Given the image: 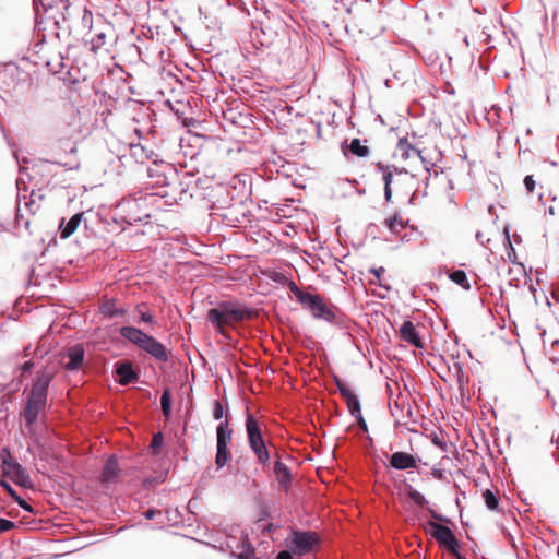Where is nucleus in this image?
Segmentation results:
<instances>
[{
  "label": "nucleus",
  "instance_id": "53",
  "mask_svg": "<svg viewBox=\"0 0 559 559\" xmlns=\"http://www.w3.org/2000/svg\"><path fill=\"white\" fill-rule=\"evenodd\" d=\"M476 239L479 243H481L483 246H485V239H484V234L481 231H477L476 233Z\"/></svg>",
  "mask_w": 559,
  "mask_h": 559
},
{
  "label": "nucleus",
  "instance_id": "33",
  "mask_svg": "<svg viewBox=\"0 0 559 559\" xmlns=\"http://www.w3.org/2000/svg\"><path fill=\"white\" fill-rule=\"evenodd\" d=\"M105 39H106L105 33L100 32V33L96 34L91 39L92 50L97 51L98 49H100L105 44Z\"/></svg>",
  "mask_w": 559,
  "mask_h": 559
},
{
  "label": "nucleus",
  "instance_id": "12",
  "mask_svg": "<svg viewBox=\"0 0 559 559\" xmlns=\"http://www.w3.org/2000/svg\"><path fill=\"white\" fill-rule=\"evenodd\" d=\"M429 534L433 537L440 547L447 549L451 555L460 549V542L447 525H442L435 521H428Z\"/></svg>",
  "mask_w": 559,
  "mask_h": 559
},
{
  "label": "nucleus",
  "instance_id": "13",
  "mask_svg": "<svg viewBox=\"0 0 559 559\" xmlns=\"http://www.w3.org/2000/svg\"><path fill=\"white\" fill-rule=\"evenodd\" d=\"M114 371L117 376V381L120 385L126 386L130 383L136 382L140 378V372L136 370L130 360H120L114 365Z\"/></svg>",
  "mask_w": 559,
  "mask_h": 559
},
{
  "label": "nucleus",
  "instance_id": "24",
  "mask_svg": "<svg viewBox=\"0 0 559 559\" xmlns=\"http://www.w3.org/2000/svg\"><path fill=\"white\" fill-rule=\"evenodd\" d=\"M449 278L456 285L461 286L463 289H465V290L471 289V284H469V281L467 278L465 271L454 270L449 273Z\"/></svg>",
  "mask_w": 559,
  "mask_h": 559
},
{
  "label": "nucleus",
  "instance_id": "40",
  "mask_svg": "<svg viewBox=\"0 0 559 559\" xmlns=\"http://www.w3.org/2000/svg\"><path fill=\"white\" fill-rule=\"evenodd\" d=\"M14 502L20 507L22 508L23 510L29 512V513H33L34 512V509L33 507L27 503L20 495L16 496V498L14 499Z\"/></svg>",
  "mask_w": 559,
  "mask_h": 559
},
{
  "label": "nucleus",
  "instance_id": "63",
  "mask_svg": "<svg viewBox=\"0 0 559 559\" xmlns=\"http://www.w3.org/2000/svg\"><path fill=\"white\" fill-rule=\"evenodd\" d=\"M415 194H416V192H414V193L412 194V197H411V199H409V203H413V202H414Z\"/></svg>",
  "mask_w": 559,
  "mask_h": 559
},
{
  "label": "nucleus",
  "instance_id": "59",
  "mask_svg": "<svg viewBox=\"0 0 559 559\" xmlns=\"http://www.w3.org/2000/svg\"><path fill=\"white\" fill-rule=\"evenodd\" d=\"M402 241H403V242L409 241V238H408V235H407V234H405V235L402 237Z\"/></svg>",
  "mask_w": 559,
  "mask_h": 559
},
{
  "label": "nucleus",
  "instance_id": "43",
  "mask_svg": "<svg viewBox=\"0 0 559 559\" xmlns=\"http://www.w3.org/2000/svg\"><path fill=\"white\" fill-rule=\"evenodd\" d=\"M156 515H162V511L159 510H156L154 508H148L147 510H145L143 512V516L146 519V520H153Z\"/></svg>",
  "mask_w": 559,
  "mask_h": 559
},
{
  "label": "nucleus",
  "instance_id": "52",
  "mask_svg": "<svg viewBox=\"0 0 559 559\" xmlns=\"http://www.w3.org/2000/svg\"><path fill=\"white\" fill-rule=\"evenodd\" d=\"M391 169H393L396 174H408L406 168H399L396 166H391Z\"/></svg>",
  "mask_w": 559,
  "mask_h": 559
},
{
  "label": "nucleus",
  "instance_id": "19",
  "mask_svg": "<svg viewBox=\"0 0 559 559\" xmlns=\"http://www.w3.org/2000/svg\"><path fill=\"white\" fill-rule=\"evenodd\" d=\"M342 397L345 400L350 415L354 416L356 420L364 426L365 429H367V424L361 414V406L358 396L350 390Z\"/></svg>",
  "mask_w": 559,
  "mask_h": 559
},
{
  "label": "nucleus",
  "instance_id": "56",
  "mask_svg": "<svg viewBox=\"0 0 559 559\" xmlns=\"http://www.w3.org/2000/svg\"><path fill=\"white\" fill-rule=\"evenodd\" d=\"M219 548H221V550H223V551H227V550H229V549L227 548V539H226L224 543H222V544H221Z\"/></svg>",
  "mask_w": 559,
  "mask_h": 559
},
{
  "label": "nucleus",
  "instance_id": "23",
  "mask_svg": "<svg viewBox=\"0 0 559 559\" xmlns=\"http://www.w3.org/2000/svg\"><path fill=\"white\" fill-rule=\"evenodd\" d=\"M384 223L393 235H397L408 225V219L404 221L401 215L394 214L392 217L386 218Z\"/></svg>",
  "mask_w": 559,
  "mask_h": 559
},
{
  "label": "nucleus",
  "instance_id": "7",
  "mask_svg": "<svg viewBox=\"0 0 559 559\" xmlns=\"http://www.w3.org/2000/svg\"><path fill=\"white\" fill-rule=\"evenodd\" d=\"M1 467L4 476L23 488H32L33 481L23 467L11 454L8 448H3L0 453Z\"/></svg>",
  "mask_w": 559,
  "mask_h": 559
},
{
  "label": "nucleus",
  "instance_id": "3",
  "mask_svg": "<svg viewBox=\"0 0 559 559\" xmlns=\"http://www.w3.org/2000/svg\"><path fill=\"white\" fill-rule=\"evenodd\" d=\"M120 335L128 342L145 352L158 362H167L169 360V350L167 347L154 336L145 333L139 328L124 325L119 330Z\"/></svg>",
  "mask_w": 559,
  "mask_h": 559
},
{
  "label": "nucleus",
  "instance_id": "28",
  "mask_svg": "<svg viewBox=\"0 0 559 559\" xmlns=\"http://www.w3.org/2000/svg\"><path fill=\"white\" fill-rule=\"evenodd\" d=\"M377 170L382 173L384 186L388 185L389 187H391L393 181V170L391 169V166L384 165L383 163L379 162L377 163Z\"/></svg>",
  "mask_w": 559,
  "mask_h": 559
},
{
  "label": "nucleus",
  "instance_id": "35",
  "mask_svg": "<svg viewBox=\"0 0 559 559\" xmlns=\"http://www.w3.org/2000/svg\"><path fill=\"white\" fill-rule=\"evenodd\" d=\"M397 147L401 150V151H413L414 153H416L418 156H420V150L416 148L415 146H413L408 140L406 138H402L399 140L397 142Z\"/></svg>",
  "mask_w": 559,
  "mask_h": 559
},
{
  "label": "nucleus",
  "instance_id": "36",
  "mask_svg": "<svg viewBox=\"0 0 559 559\" xmlns=\"http://www.w3.org/2000/svg\"><path fill=\"white\" fill-rule=\"evenodd\" d=\"M139 323H147V324H155L156 320L155 317L148 312V311H141L139 316Z\"/></svg>",
  "mask_w": 559,
  "mask_h": 559
},
{
  "label": "nucleus",
  "instance_id": "41",
  "mask_svg": "<svg viewBox=\"0 0 559 559\" xmlns=\"http://www.w3.org/2000/svg\"><path fill=\"white\" fill-rule=\"evenodd\" d=\"M334 382L342 396L350 391V389L337 376H334Z\"/></svg>",
  "mask_w": 559,
  "mask_h": 559
},
{
  "label": "nucleus",
  "instance_id": "42",
  "mask_svg": "<svg viewBox=\"0 0 559 559\" xmlns=\"http://www.w3.org/2000/svg\"><path fill=\"white\" fill-rule=\"evenodd\" d=\"M524 186H525V189L528 193H533L534 192V189H535V186H536V182L533 178L532 175H527L525 176L524 178Z\"/></svg>",
  "mask_w": 559,
  "mask_h": 559
},
{
  "label": "nucleus",
  "instance_id": "49",
  "mask_svg": "<svg viewBox=\"0 0 559 559\" xmlns=\"http://www.w3.org/2000/svg\"><path fill=\"white\" fill-rule=\"evenodd\" d=\"M384 199L386 202H390L392 199V188L388 185L384 186Z\"/></svg>",
  "mask_w": 559,
  "mask_h": 559
},
{
  "label": "nucleus",
  "instance_id": "20",
  "mask_svg": "<svg viewBox=\"0 0 559 559\" xmlns=\"http://www.w3.org/2000/svg\"><path fill=\"white\" fill-rule=\"evenodd\" d=\"M99 312L106 319H114L126 317L128 310L123 307H118L115 299H107L99 306Z\"/></svg>",
  "mask_w": 559,
  "mask_h": 559
},
{
  "label": "nucleus",
  "instance_id": "48",
  "mask_svg": "<svg viewBox=\"0 0 559 559\" xmlns=\"http://www.w3.org/2000/svg\"><path fill=\"white\" fill-rule=\"evenodd\" d=\"M431 475L433 478L441 480L443 478V471L440 468L433 467L431 469Z\"/></svg>",
  "mask_w": 559,
  "mask_h": 559
},
{
  "label": "nucleus",
  "instance_id": "39",
  "mask_svg": "<svg viewBox=\"0 0 559 559\" xmlns=\"http://www.w3.org/2000/svg\"><path fill=\"white\" fill-rule=\"evenodd\" d=\"M428 512L429 514L431 515L432 520L431 521H435V522H443V523H449L450 520L442 515L441 513H438L436 510L431 509V508H428Z\"/></svg>",
  "mask_w": 559,
  "mask_h": 559
},
{
  "label": "nucleus",
  "instance_id": "61",
  "mask_svg": "<svg viewBox=\"0 0 559 559\" xmlns=\"http://www.w3.org/2000/svg\"><path fill=\"white\" fill-rule=\"evenodd\" d=\"M5 230V225L3 223H0V231Z\"/></svg>",
  "mask_w": 559,
  "mask_h": 559
},
{
  "label": "nucleus",
  "instance_id": "64",
  "mask_svg": "<svg viewBox=\"0 0 559 559\" xmlns=\"http://www.w3.org/2000/svg\"><path fill=\"white\" fill-rule=\"evenodd\" d=\"M38 0H35V2H37Z\"/></svg>",
  "mask_w": 559,
  "mask_h": 559
},
{
  "label": "nucleus",
  "instance_id": "55",
  "mask_svg": "<svg viewBox=\"0 0 559 559\" xmlns=\"http://www.w3.org/2000/svg\"><path fill=\"white\" fill-rule=\"evenodd\" d=\"M59 2L62 4V7H63V9H64L66 11H68V10H69V8H70V2H69V0H59Z\"/></svg>",
  "mask_w": 559,
  "mask_h": 559
},
{
  "label": "nucleus",
  "instance_id": "11",
  "mask_svg": "<svg viewBox=\"0 0 559 559\" xmlns=\"http://www.w3.org/2000/svg\"><path fill=\"white\" fill-rule=\"evenodd\" d=\"M138 207L135 200L126 201V216L114 214L111 216L102 217L108 233L119 234L126 230V226H131L141 221L139 215H133L131 212Z\"/></svg>",
  "mask_w": 559,
  "mask_h": 559
},
{
  "label": "nucleus",
  "instance_id": "45",
  "mask_svg": "<svg viewBox=\"0 0 559 559\" xmlns=\"http://www.w3.org/2000/svg\"><path fill=\"white\" fill-rule=\"evenodd\" d=\"M34 367L35 364L32 360H27L21 366V370L23 373H28L34 369Z\"/></svg>",
  "mask_w": 559,
  "mask_h": 559
},
{
  "label": "nucleus",
  "instance_id": "38",
  "mask_svg": "<svg viewBox=\"0 0 559 559\" xmlns=\"http://www.w3.org/2000/svg\"><path fill=\"white\" fill-rule=\"evenodd\" d=\"M14 527H15V523L13 521L0 518V534L4 533V532H9Z\"/></svg>",
  "mask_w": 559,
  "mask_h": 559
},
{
  "label": "nucleus",
  "instance_id": "8",
  "mask_svg": "<svg viewBox=\"0 0 559 559\" xmlns=\"http://www.w3.org/2000/svg\"><path fill=\"white\" fill-rule=\"evenodd\" d=\"M307 310L310 311L312 317L317 320H323L331 324H338L340 309L333 305L328 304L319 294H311L308 299L302 304Z\"/></svg>",
  "mask_w": 559,
  "mask_h": 559
},
{
  "label": "nucleus",
  "instance_id": "25",
  "mask_svg": "<svg viewBox=\"0 0 559 559\" xmlns=\"http://www.w3.org/2000/svg\"><path fill=\"white\" fill-rule=\"evenodd\" d=\"M160 408L165 417H169L171 415L173 409V396L170 389H164L160 396Z\"/></svg>",
  "mask_w": 559,
  "mask_h": 559
},
{
  "label": "nucleus",
  "instance_id": "21",
  "mask_svg": "<svg viewBox=\"0 0 559 559\" xmlns=\"http://www.w3.org/2000/svg\"><path fill=\"white\" fill-rule=\"evenodd\" d=\"M83 218V213H76L70 217L68 222L61 219L59 225V233L62 239L69 238L80 226Z\"/></svg>",
  "mask_w": 559,
  "mask_h": 559
},
{
  "label": "nucleus",
  "instance_id": "17",
  "mask_svg": "<svg viewBox=\"0 0 559 559\" xmlns=\"http://www.w3.org/2000/svg\"><path fill=\"white\" fill-rule=\"evenodd\" d=\"M399 333H400L401 338L404 342H406L417 348H423L421 337H420L418 331L416 330L415 324L411 320H405L402 323V325L400 326Z\"/></svg>",
  "mask_w": 559,
  "mask_h": 559
},
{
  "label": "nucleus",
  "instance_id": "50",
  "mask_svg": "<svg viewBox=\"0 0 559 559\" xmlns=\"http://www.w3.org/2000/svg\"><path fill=\"white\" fill-rule=\"evenodd\" d=\"M432 443L441 449L444 448L443 441L437 435L432 437Z\"/></svg>",
  "mask_w": 559,
  "mask_h": 559
},
{
  "label": "nucleus",
  "instance_id": "1",
  "mask_svg": "<svg viewBox=\"0 0 559 559\" xmlns=\"http://www.w3.org/2000/svg\"><path fill=\"white\" fill-rule=\"evenodd\" d=\"M53 378V372L45 369L38 370L29 390H24L26 399L25 404L20 412V417L23 418L25 428L33 439H36L35 424L40 413L48 406V390Z\"/></svg>",
  "mask_w": 559,
  "mask_h": 559
},
{
  "label": "nucleus",
  "instance_id": "46",
  "mask_svg": "<svg viewBox=\"0 0 559 559\" xmlns=\"http://www.w3.org/2000/svg\"><path fill=\"white\" fill-rule=\"evenodd\" d=\"M82 21L84 24L92 23V11H90L87 8H84L83 10Z\"/></svg>",
  "mask_w": 559,
  "mask_h": 559
},
{
  "label": "nucleus",
  "instance_id": "47",
  "mask_svg": "<svg viewBox=\"0 0 559 559\" xmlns=\"http://www.w3.org/2000/svg\"><path fill=\"white\" fill-rule=\"evenodd\" d=\"M143 153H144L143 154V163L145 160H147V159H152V160L155 159L154 158L155 156L157 157V155L154 153V151L147 150L146 147H144V152Z\"/></svg>",
  "mask_w": 559,
  "mask_h": 559
},
{
  "label": "nucleus",
  "instance_id": "29",
  "mask_svg": "<svg viewBox=\"0 0 559 559\" xmlns=\"http://www.w3.org/2000/svg\"><path fill=\"white\" fill-rule=\"evenodd\" d=\"M289 290L294 294V296L296 297V299L298 300L299 304H304L308 297L312 294V293H309V292H306V290H302L301 288L298 287V285L295 283V282H290L289 285Z\"/></svg>",
  "mask_w": 559,
  "mask_h": 559
},
{
  "label": "nucleus",
  "instance_id": "6",
  "mask_svg": "<svg viewBox=\"0 0 559 559\" xmlns=\"http://www.w3.org/2000/svg\"><path fill=\"white\" fill-rule=\"evenodd\" d=\"M227 548L230 557L236 559H258L255 548L246 533L239 525L230 527L227 533Z\"/></svg>",
  "mask_w": 559,
  "mask_h": 559
},
{
  "label": "nucleus",
  "instance_id": "34",
  "mask_svg": "<svg viewBox=\"0 0 559 559\" xmlns=\"http://www.w3.org/2000/svg\"><path fill=\"white\" fill-rule=\"evenodd\" d=\"M130 151L131 155L135 158L136 162L143 163L144 146L141 144H132L130 146Z\"/></svg>",
  "mask_w": 559,
  "mask_h": 559
},
{
  "label": "nucleus",
  "instance_id": "16",
  "mask_svg": "<svg viewBox=\"0 0 559 559\" xmlns=\"http://www.w3.org/2000/svg\"><path fill=\"white\" fill-rule=\"evenodd\" d=\"M66 356L69 361L63 364V368L69 371H76L84 362L85 350L81 344H76L68 348Z\"/></svg>",
  "mask_w": 559,
  "mask_h": 559
},
{
  "label": "nucleus",
  "instance_id": "15",
  "mask_svg": "<svg viewBox=\"0 0 559 559\" xmlns=\"http://www.w3.org/2000/svg\"><path fill=\"white\" fill-rule=\"evenodd\" d=\"M273 473L276 477L280 487L285 492H288L293 485V474L290 472V468L278 459L274 463Z\"/></svg>",
  "mask_w": 559,
  "mask_h": 559
},
{
  "label": "nucleus",
  "instance_id": "60",
  "mask_svg": "<svg viewBox=\"0 0 559 559\" xmlns=\"http://www.w3.org/2000/svg\"><path fill=\"white\" fill-rule=\"evenodd\" d=\"M29 355H31V353H29V346H28V347H26V348H25V350H24V356H26V357H27V356H29Z\"/></svg>",
  "mask_w": 559,
  "mask_h": 559
},
{
  "label": "nucleus",
  "instance_id": "27",
  "mask_svg": "<svg viewBox=\"0 0 559 559\" xmlns=\"http://www.w3.org/2000/svg\"><path fill=\"white\" fill-rule=\"evenodd\" d=\"M483 498L485 500L486 507L489 510H491V511L498 510L499 498L495 492H492L490 489H486L483 492Z\"/></svg>",
  "mask_w": 559,
  "mask_h": 559
},
{
  "label": "nucleus",
  "instance_id": "30",
  "mask_svg": "<svg viewBox=\"0 0 559 559\" xmlns=\"http://www.w3.org/2000/svg\"><path fill=\"white\" fill-rule=\"evenodd\" d=\"M164 444V436L160 431L153 435L151 443H150V450L152 454L157 455L160 452V449Z\"/></svg>",
  "mask_w": 559,
  "mask_h": 559
},
{
  "label": "nucleus",
  "instance_id": "44",
  "mask_svg": "<svg viewBox=\"0 0 559 559\" xmlns=\"http://www.w3.org/2000/svg\"><path fill=\"white\" fill-rule=\"evenodd\" d=\"M294 554L292 552V550L288 548V549H285V550H281L276 558L275 559H294Z\"/></svg>",
  "mask_w": 559,
  "mask_h": 559
},
{
  "label": "nucleus",
  "instance_id": "54",
  "mask_svg": "<svg viewBox=\"0 0 559 559\" xmlns=\"http://www.w3.org/2000/svg\"><path fill=\"white\" fill-rule=\"evenodd\" d=\"M274 528V524L273 523H267L263 526L262 531L263 532H271L272 530Z\"/></svg>",
  "mask_w": 559,
  "mask_h": 559
},
{
  "label": "nucleus",
  "instance_id": "5",
  "mask_svg": "<svg viewBox=\"0 0 559 559\" xmlns=\"http://www.w3.org/2000/svg\"><path fill=\"white\" fill-rule=\"evenodd\" d=\"M147 177L151 180L145 183V189H152V195L164 198L168 194L165 188L177 177V169L169 163L153 159V165L147 168Z\"/></svg>",
  "mask_w": 559,
  "mask_h": 559
},
{
  "label": "nucleus",
  "instance_id": "10",
  "mask_svg": "<svg viewBox=\"0 0 559 559\" xmlns=\"http://www.w3.org/2000/svg\"><path fill=\"white\" fill-rule=\"evenodd\" d=\"M231 438L233 429L229 427L228 420L226 419L225 421H221L216 427L215 464L218 469L223 468L231 459L229 450Z\"/></svg>",
  "mask_w": 559,
  "mask_h": 559
},
{
  "label": "nucleus",
  "instance_id": "9",
  "mask_svg": "<svg viewBox=\"0 0 559 559\" xmlns=\"http://www.w3.org/2000/svg\"><path fill=\"white\" fill-rule=\"evenodd\" d=\"M286 545L296 557L308 555L320 545V537L313 531L292 530Z\"/></svg>",
  "mask_w": 559,
  "mask_h": 559
},
{
  "label": "nucleus",
  "instance_id": "2",
  "mask_svg": "<svg viewBox=\"0 0 559 559\" xmlns=\"http://www.w3.org/2000/svg\"><path fill=\"white\" fill-rule=\"evenodd\" d=\"M255 316V309L231 300L221 301L207 311V320L222 335L225 334L226 328H234L237 323L252 319Z\"/></svg>",
  "mask_w": 559,
  "mask_h": 559
},
{
  "label": "nucleus",
  "instance_id": "4",
  "mask_svg": "<svg viewBox=\"0 0 559 559\" xmlns=\"http://www.w3.org/2000/svg\"><path fill=\"white\" fill-rule=\"evenodd\" d=\"M245 428L248 445L254 454L257 462L263 467L267 466L271 454L263 436L262 426L258 418L249 412L246 415Z\"/></svg>",
  "mask_w": 559,
  "mask_h": 559
},
{
  "label": "nucleus",
  "instance_id": "57",
  "mask_svg": "<svg viewBox=\"0 0 559 559\" xmlns=\"http://www.w3.org/2000/svg\"><path fill=\"white\" fill-rule=\"evenodd\" d=\"M456 559H466L461 552L457 550L456 552L452 554Z\"/></svg>",
  "mask_w": 559,
  "mask_h": 559
},
{
  "label": "nucleus",
  "instance_id": "22",
  "mask_svg": "<svg viewBox=\"0 0 559 559\" xmlns=\"http://www.w3.org/2000/svg\"><path fill=\"white\" fill-rule=\"evenodd\" d=\"M121 473L118 460L115 455H111L106 461L102 471V481L109 483L117 478Z\"/></svg>",
  "mask_w": 559,
  "mask_h": 559
},
{
  "label": "nucleus",
  "instance_id": "51",
  "mask_svg": "<svg viewBox=\"0 0 559 559\" xmlns=\"http://www.w3.org/2000/svg\"><path fill=\"white\" fill-rule=\"evenodd\" d=\"M504 234H506V242L510 246L511 250L514 251V249L512 247V243H511V240H510V235H509V228L508 227H504Z\"/></svg>",
  "mask_w": 559,
  "mask_h": 559
},
{
  "label": "nucleus",
  "instance_id": "14",
  "mask_svg": "<svg viewBox=\"0 0 559 559\" xmlns=\"http://www.w3.org/2000/svg\"><path fill=\"white\" fill-rule=\"evenodd\" d=\"M418 462H421V459L418 455H413L403 451L393 452L390 456V466L397 471L417 468Z\"/></svg>",
  "mask_w": 559,
  "mask_h": 559
},
{
  "label": "nucleus",
  "instance_id": "31",
  "mask_svg": "<svg viewBox=\"0 0 559 559\" xmlns=\"http://www.w3.org/2000/svg\"><path fill=\"white\" fill-rule=\"evenodd\" d=\"M228 403L223 404L221 401L215 400L213 403V418L221 420L227 414Z\"/></svg>",
  "mask_w": 559,
  "mask_h": 559
},
{
  "label": "nucleus",
  "instance_id": "26",
  "mask_svg": "<svg viewBox=\"0 0 559 559\" xmlns=\"http://www.w3.org/2000/svg\"><path fill=\"white\" fill-rule=\"evenodd\" d=\"M407 496L418 507L424 508L428 506V501L425 496L412 486H407Z\"/></svg>",
  "mask_w": 559,
  "mask_h": 559
},
{
  "label": "nucleus",
  "instance_id": "18",
  "mask_svg": "<svg viewBox=\"0 0 559 559\" xmlns=\"http://www.w3.org/2000/svg\"><path fill=\"white\" fill-rule=\"evenodd\" d=\"M341 150L344 156L348 157L349 154L364 158L369 156L370 150L367 145L362 144L360 139H353L350 143L347 141L342 142Z\"/></svg>",
  "mask_w": 559,
  "mask_h": 559
},
{
  "label": "nucleus",
  "instance_id": "62",
  "mask_svg": "<svg viewBox=\"0 0 559 559\" xmlns=\"http://www.w3.org/2000/svg\"><path fill=\"white\" fill-rule=\"evenodd\" d=\"M41 4L45 8V10H47V8H52L51 3H48L47 5L45 3H41Z\"/></svg>",
  "mask_w": 559,
  "mask_h": 559
},
{
  "label": "nucleus",
  "instance_id": "58",
  "mask_svg": "<svg viewBox=\"0 0 559 559\" xmlns=\"http://www.w3.org/2000/svg\"><path fill=\"white\" fill-rule=\"evenodd\" d=\"M554 298L559 302V288L555 290Z\"/></svg>",
  "mask_w": 559,
  "mask_h": 559
},
{
  "label": "nucleus",
  "instance_id": "37",
  "mask_svg": "<svg viewBox=\"0 0 559 559\" xmlns=\"http://www.w3.org/2000/svg\"><path fill=\"white\" fill-rule=\"evenodd\" d=\"M0 486L13 500L19 495L16 490L7 480L0 479Z\"/></svg>",
  "mask_w": 559,
  "mask_h": 559
},
{
  "label": "nucleus",
  "instance_id": "32",
  "mask_svg": "<svg viewBox=\"0 0 559 559\" xmlns=\"http://www.w3.org/2000/svg\"><path fill=\"white\" fill-rule=\"evenodd\" d=\"M384 267H372L370 269V273H372L374 276H376V280L374 281H370V284L371 285H374V284H378L380 287L386 289V290H390L391 289V286L385 284V283H382L380 282V277L381 275L384 273Z\"/></svg>",
  "mask_w": 559,
  "mask_h": 559
}]
</instances>
